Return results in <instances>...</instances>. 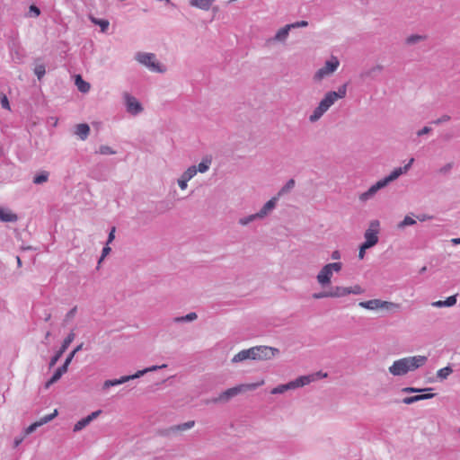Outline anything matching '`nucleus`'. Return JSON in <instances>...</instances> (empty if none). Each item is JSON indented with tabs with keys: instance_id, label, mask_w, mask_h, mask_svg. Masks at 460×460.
<instances>
[{
	"instance_id": "nucleus-1",
	"label": "nucleus",
	"mask_w": 460,
	"mask_h": 460,
	"mask_svg": "<svg viewBox=\"0 0 460 460\" xmlns=\"http://www.w3.org/2000/svg\"><path fill=\"white\" fill-rule=\"evenodd\" d=\"M427 362L426 356H413V357H406L395 360L393 365L389 367V372L393 376H404L410 371H414L415 369L422 367Z\"/></svg>"
},
{
	"instance_id": "nucleus-2",
	"label": "nucleus",
	"mask_w": 460,
	"mask_h": 460,
	"mask_svg": "<svg viewBox=\"0 0 460 460\" xmlns=\"http://www.w3.org/2000/svg\"><path fill=\"white\" fill-rule=\"evenodd\" d=\"M414 159L411 158L409 163L404 167H399L394 169L387 177L378 181L376 184L371 186L367 191L360 194L359 199L361 201L367 200L370 197H372L378 190L386 186L389 182L396 180L400 175L406 172L409 168L413 164Z\"/></svg>"
},
{
	"instance_id": "nucleus-3",
	"label": "nucleus",
	"mask_w": 460,
	"mask_h": 460,
	"mask_svg": "<svg viewBox=\"0 0 460 460\" xmlns=\"http://www.w3.org/2000/svg\"><path fill=\"white\" fill-rule=\"evenodd\" d=\"M346 93L347 89L345 84L341 86L337 92L327 93L324 98L320 102L318 107L310 116V120L316 121L319 119L338 99L344 98Z\"/></svg>"
},
{
	"instance_id": "nucleus-4",
	"label": "nucleus",
	"mask_w": 460,
	"mask_h": 460,
	"mask_svg": "<svg viewBox=\"0 0 460 460\" xmlns=\"http://www.w3.org/2000/svg\"><path fill=\"white\" fill-rule=\"evenodd\" d=\"M265 384L264 379H261L258 382L251 383V384H242L236 386L231 387L221 393L217 399L214 400L215 402H228L231 398L238 395L239 394L245 393L247 391H253L258 387L263 385Z\"/></svg>"
},
{
	"instance_id": "nucleus-5",
	"label": "nucleus",
	"mask_w": 460,
	"mask_h": 460,
	"mask_svg": "<svg viewBox=\"0 0 460 460\" xmlns=\"http://www.w3.org/2000/svg\"><path fill=\"white\" fill-rule=\"evenodd\" d=\"M342 269L341 262H332L324 265L316 276L318 284L325 288L331 284L334 273H338Z\"/></svg>"
},
{
	"instance_id": "nucleus-6",
	"label": "nucleus",
	"mask_w": 460,
	"mask_h": 460,
	"mask_svg": "<svg viewBox=\"0 0 460 460\" xmlns=\"http://www.w3.org/2000/svg\"><path fill=\"white\" fill-rule=\"evenodd\" d=\"M359 306L367 310H385L388 312L398 311L401 305L397 303L383 301L380 299H371L360 302Z\"/></svg>"
},
{
	"instance_id": "nucleus-7",
	"label": "nucleus",
	"mask_w": 460,
	"mask_h": 460,
	"mask_svg": "<svg viewBox=\"0 0 460 460\" xmlns=\"http://www.w3.org/2000/svg\"><path fill=\"white\" fill-rule=\"evenodd\" d=\"M379 222L373 220L370 222L368 228L365 232L364 248H371L378 242Z\"/></svg>"
},
{
	"instance_id": "nucleus-8",
	"label": "nucleus",
	"mask_w": 460,
	"mask_h": 460,
	"mask_svg": "<svg viewBox=\"0 0 460 460\" xmlns=\"http://www.w3.org/2000/svg\"><path fill=\"white\" fill-rule=\"evenodd\" d=\"M136 59L148 67L153 72H164V69L156 61L155 54L152 53H137Z\"/></svg>"
},
{
	"instance_id": "nucleus-9",
	"label": "nucleus",
	"mask_w": 460,
	"mask_h": 460,
	"mask_svg": "<svg viewBox=\"0 0 460 460\" xmlns=\"http://www.w3.org/2000/svg\"><path fill=\"white\" fill-rule=\"evenodd\" d=\"M155 369H157V367H149V368H146V369H144V370H140V371L137 372L134 375L123 376H121L119 379L106 380L104 382V384H103V388L107 389V388H109L111 386H114V385H119L124 384V383H126V382H128L129 380H132V379H135V378H137V377L143 376L147 371H153V370H155Z\"/></svg>"
},
{
	"instance_id": "nucleus-10",
	"label": "nucleus",
	"mask_w": 460,
	"mask_h": 460,
	"mask_svg": "<svg viewBox=\"0 0 460 460\" xmlns=\"http://www.w3.org/2000/svg\"><path fill=\"white\" fill-rule=\"evenodd\" d=\"M252 360H267L272 358L278 350L267 346L252 347Z\"/></svg>"
},
{
	"instance_id": "nucleus-11",
	"label": "nucleus",
	"mask_w": 460,
	"mask_h": 460,
	"mask_svg": "<svg viewBox=\"0 0 460 460\" xmlns=\"http://www.w3.org/2000/svg\"><path fill=\"white\" fill-rule=\"evenodd\" d=\"M340 62L336 58H332L325 63V66L320 68L314 75L315 80H322L323 77L333 73L339 66Z\"/></svg>"
},
{
	"instance_id": "nucleus-12",
	"label": "nucleus",
	"mask_w": 460,
	"mask_h": 460,
	"mask_svg": "<svg viewBox=\"0 0 460 460\" xmlns=\"http://www.w3.org/2000/svg\"><path fill=\"white\" fill-rule=\"evenodd\" d=\"M276 200H277V198H272L271 199H270L264 206L263 208L260 210V212H258L257 214L255 215H252V216H250L249 217L247 218H242L240 220V224L242 225H246L248 224L249 222H251L252 220H253L255 217H263L264 216H266L269 211H270L276 205Z\"/></svg>"
},
{
	"instance_id": "nucleus-13",
	"label": "nucleus",
	"mask_w": 460,
	"mask_h": 460,
	"mask_svg": "<svg viewBox=\"0 0 460 460\" xmlns=\"http://www.w3.org/2000/svg\"><path fill=\"white\" fill-rule=\"evenodd\" d=\"M326 376H327L326 373L323 374L321 372H318V373L313 374V375H309V376H303L296 378L295 381L290 382L291 383L290 386H292L293 389L301 387V386L310 384L311 382L316 380L317 378L326 377Z\"/></svg>"
},
{
	"instance_id": "nucleus-14",
	"label": "nucleus",
	"mask_w": 460,
	"mask_h": 460,
	"mask_svg": "<svg viewBox=\"0 0 460 460\" xmlns=\"http://www.w3.org/2000/svg\"><path fill=\"white\" fill-rule=\"evenodd\" d=\"M75 333L72 332H70L67 337L64 340L63 343H62V346L61 348L59 349V350L55 354V356L51 358L50 360V363H49V366L50 367H53L54 365L57 364V362L58 361V359L61 358V356L63 355V353L67 349L68 346L70 345V343L74 341L75 339Z\"/></svg>"
},
{
	"instance_id": "nucleus-15",
	"label": "nucleus",
	"mask_w": 460,
	"mask_h": 460,
	"mask_svg": "<svg viewBox=\"0 0 460 460\" xmlns=\"http://www.w3.org/2000/svg\"><path fill=\"white\" fill-rule=\"evenodd\" d=\"M58 415V411L54 410V411L49 415H46L42 418H40L38 421H35L34 423L31 424L24 431L25 435H29L32 433L34 430H36L37 428L49 422L52 420L56 416Z\"/></svg>"
},
{
	"instance_id": "nucleus-16",
	"label": "nucleus",
	"mask_w": 460,
	"mask_h": 460,
	"mask_svg": "<svg viewBox=\"0 0 460 460\" xmlns=\"http://www.w3.org/2000/svg\"><path fill=\"white\" fill-rule=\"evenodd\" d=\"M125 99L128 112L132 114H137L142 111L141 104L137 102V100L135 97L130 96L128 93H125Z\"/></svg>"
},
{
	"instance_id": "nucleus-17",
	"label": "nucleus",
	"mask_w": 460,
	"mask_h": 460,
	"mask_svg": "<svg viewBox=\"0 0 460 460\" xmlns=\"http://www.w3.org/2000/svg\"><path fill=\"white\" fill-rule=\"evenodd\" d=\"M101 411H93L92 412L90 415H88L87 417L80 420L79 421H77L75 426H74V431L76 432V431H79L81 429H83L84 427H86L93 420H94L95 418H97L100 414H101Z\"/></svg>"
},
{
	"instance_id": "nucleus-18",
	"label": "nucleus",
	"mask_w": 460,
	"mask_h": 460,
	"mask_svg": "<svg viewBox=\"0 0 460 460\" xmlns=\"http://www.w3.org/2000/svg\"><path fill=\"white\" fill-rule=\"evenodd\" d=\"M252 353H253L252 348L241 350L240 352H238L237 354H235L234 356V358H232V362L238 363V362H241V361H243L246 359H252Z\"/></svg>"
},
{
	"instance_id": "nucleus-19",
	"label": "nucleus",
	"mask_w": 460,
	"mask_h": 460,
	"mask_svg": "<svg viewBox=\"0 0 460 460\" xmlns=\"http://www.w3.org/2000/svg\"><path fill=\"white\" fill-rule=\"evenodd\" d=\"M194 425H195V421L194 420H189V421H187L185 423H181V424H179V425L172 426L169 429V431L172 432V433L183 432L185 430H188V429L193 428Z\"/></svg>"
},
{
	"instance_id": "nucleus-20",
	"label": "nucleus",
	"mask_w": 460,
	"mask_h": 460,
	"mask_svg": "<svg viewBox=\"0 0 460 460\" xmlns=\"http://www.w3.org/2000/svg\"><path fill=\"white\" fill-rule=\"evenodd\" d=\"M89 133L90 127L85 123L78 124L75 128V134L82 140H85L88 137Z\"/></svg>"
},
{
	"instance_id": "nucleus-21",
	"label": "nucleus",
	"mask_w": 460,
	"mask_h": 460,
	"mask_svg": "<svg viewBox=\"0 0 460 460\" xmlns=\"http://www.w3.org/2000/svg\"><path fill=\"white\" fill-rule=\"evenodd\" d=\"M434 396L433 394H424L420 395L409 396L402 399V402L405 404H411L420 400L430 399Z\"/></svg>"
},
{
	"instance_id": "nucleus-22",
	"label": "nucleus",
	"mask_w": 460,
	"mask_h": 460,
	"mask_svg": "<svg viewBox=\"0 0 460 460\" xmlns=\"http://www.w3.org/2000/svg\"><path fill=\"white\" fill-rule=\"evenodd\" d=\"M18 217L11 210L0 209V220L3 222H15Z\"/></svg>"
},
{
	"instance_id": "nucleus-23",
	"label": "nucleus",
	"mask_w": 460,
	"mask_h": 460,
	"mask_svg": "<svg viewBox=\"0 0 460 460\" xmlns=\"http://www.w3.org/2000/svg\"><path fill=\"white\" fill-rule=\"evenodd\" d=\"M75 85L82 93H87L90 90V84L85 82L80 75L75 76Z\"/></svg>"
},
{
	"instance_id": "nucleus-24",
	"label": "nucleus",
	"mask_w": 460,
	"mask_h": 460,
	"mask_svg": "<svg viewBox=\"0 0 460 460\" xmlns=\"http://www.w3.org/2000/svg\"><path fill=\"white\" fill-rule=\"evenodd\" d=\"M349 294V291H348V288L343 287H335L329 291V295L331 296V297H341L345 296Z\"/></svg>"
},
{
	"instance_id": "nucleus-25",
	"label": "nucleus",
	"mask_w": 460,
	"mask_h": 460,
	"mask_svg": "<svg viewBox=\"0 0 460 460\" xmlns=\"http://www.w3.org/2000/svg\"><path fill=\"white\" fill-rule=\"evenodd\" d=\"M214 0H191L190 4L202 10H208Z\"/></svg>"
},
{
	"instance_id": "nucleus-26",
	"label": "nucleus",
	"mask_w": 460,
	"mask_h": 460,
	"mask_svg": "<svg viewBox=\"0 0 460 460\" xmlns=\"http://www.w3.org/2000/svg\"><path fill=\"white\" fill-rule=\"evenodd\" d=\"M290 29H291V27L289 24L279 29L275 35V40H279V41L285 40L287 39V37L288 36V32H289Z\"/></svg>"
},
{
	"instance_id": "nucleus-27",
	"label": "nucleus",
	"mask_w": 460,
	"mask_h": 460,
	"mask_svg": "<svg viewBox=\"0 0 460 460\" xmlns=\"http://www.w3.org/2000/svg\"><path fill=\"white\" fill-rule=\"evenodd\" d=\"M211 164V159L204 158L199 164L197 170L200 172H205L208 170Z\"/></svg>"
},
{
	"instance_id": "nucleus-28",
	"label": "nucleus",
	"mask_w": 460,
	"mask_h": 460,
	"mask_svg": "<svg viewBox=\"0 0 460 460\" xmlns=\"http://www.w3.org/2000/svg\"><path fill=\"white\" fill-rule=\"evenodd\" d=\"M415 223H416L415 219H413V218H412L411 217H410V216H406V217H404V219H403L402 222H400V223L398 224L397 227H398L399 229H402V228H404V227H406V226H412V225H414Z\"/></svg>"
},
{
	"instance_id": "nucleus-29",
	"label": "nucleus",
	"mask_w": 460,
	"mask_h": 460,
	"mask_svg": "<svg viewBox=\"0 0 460 460\" xmlns=\"http://www.w3.org/2000/svg\"><path fill=\"white\" fill-rule=\"evenodd\" d=\"M290 385H291L290 382L288 384H287V385H279V386H277V387H275V388H273L271 390V394H282V393L286 392L288 389H293L292 386H290Z\"/></svg>"
},
{
	"instance_id": "nucleus-30",
	"label": "nucleus",
	"mask_w": 460,
	"mask_h": 460,
	"mask_svg": "<svg viewBox=\"0 0 460 460\" xmlns=\"http://www.w3.org/2000/svg\"><path fill=\"white\" fill-rule=\"evenodd\" d=\"M197 172L196 166H190L183 172L182 176L190 181L196 175Z\"/></svg>"
},
{
	"instance_id": "nucleus-31",
	"label": "nucleus",
	"mask_w": 460,
	"mask_h": 460,
	"mask_svg": "<svg viewBox=\"0 0 460 460\" xmlns=\"http://www.w3.org/2000/svg\"><path fill=\"white\" fill-rule=\"evenodd\" d=\"M453 372L450 367H446L438 371V377L440 379H446Z\"/></svg>"
},
{
	"instance_id": "nucleus-32",
	"label": "nucleus",
	"mask_w": 460,
	"mask_h": 460,
	"mask_svg": "<svg viewBox=\"0 0 460 460\" xmlns=\"http://www.w3.org/2000/svg\"><path fill=\"white\" fill-rule=\"evenodd\" d=\"M93 22L99 25L101 27L102 31H106L109 27V22L107 20H99L96 18L92 19Z\"/></svg>"
},
{
	"instance_id": "nucleus-33",
	"label": "nucleus",
	"mask_w": 460,
	"mask_h": 460,
	"mask_svg": "<svg viewBox=\"0 0 460 460\" xmlns=\"http://www.w3.org/2000/svg\"><path fill=\"white\" fill-rule=\"evenodd\" d=\"M34 73L37 75L38 79H41L46 73L45 66L42 64L36 66L34 68Z\"/></svg>"
},
{
	"instance_id": "nucleus-34",
	"label": "nucleus",
	"mask_w": 460,
	"mask_h": 460,
	"mask_svg": "<svg viewBox=\"0 0 460 460\" xmlns=\"http://www.w3.org/2000/svg\"><path fill=\"white\" fill-rule=\"evenodd\" d=\"M49 174L48 172H42L34 177L33 182L35 184H40L48 181Z\"/></svg>"
},
{
	"instance_id": "nucleus-35",
	"label": "nucleus",
	"mask_w": 460,
	"mask_h": 460,
	"mask_svg": "<svg viewBox=\"0 0 460 460\" xmlns=\"http://www.w3.org/2000/svg\"><path fill=\"white\" fill-rule=\"evenodd\" d=\"M61 376L62 375L58 370H56L52 377L46 383V388H49L51 385L59 380Z\"/></svg>"
},
{
	"instance_id": "nucleus-36",
	"label": "nucleus",
	"mask_w": 460,
	"mask_h": 460,
	"mask_svg": "<svg viewBox=\"0 0 460 460\" xmlns=\"http://www.w3.org/2000/svg\"><path fill=\"white\" fill-rule=\"evenodd\" d=\"M424 40V37L423 36H420V35H411L410 37H408L406 39V43L407 44H414L420 40Z\"/></svg>"
},
{
	"instance_id": "nucleus-37",
	"label": "nucleus",
	"mask_w": 460,
	"mask_h": 460,
	"mask_svg": "<svg viewBox=\"0 0 460 460\" xmlns=\"http://www.w3.org/2000/svg\"><path fill=\"white\" fill-rule=\"evenodd\" d=\"M295 186V181L289 180L287 184L281 189L279 194L289 191Z\"/></svg>"
},
{
	"instance_id": "nucleus-38",
	"label": "nucleus",
	"mask_w": 460,
	"mask_h": 460,
	"mask_svg": "<svg viewBox=\"0 0 460 460\" xmlns=\"http://www.w3.org/2000/svg\"><path fill=\"white\" fill-rule=\"evenodd\" d=\"M100 154L102 155H113L115 152L108 146H100L99 150Z\"/></svg>"
},
{
	"instance_id": "nucleus-39",
	"label": "nucleus",
	"mask_w": 460,
	"mask_h": 460,
	"mask_svg": "<svg viewBox=\"0 0 460 460\" xmlns=\"http://www.w3.org/2000/svg\"><path fill=\"white\" fill-rule=\"evenodd\" d=\"M456 303V296H448L446 300H444V304L447 307L455 305Z\"/></svg>"
},
{
	"instance_id": "nucleus-40",
	"label": "nucleus",
	"mask_w": 460,
	"mask_h": 460,
	"mask_svg": "<svg viewBox=\"0 0 460 460\" xmlns=\"http://www.w3.org/2000/svg\"><path fill=\"white\" fill-rule=\"evenodd\" d=\"M197 318L196 313H190L184 317L177 318L176 321H193Z\"/></svg>"
},
{
	"instance_id": "nucleus-41",
	"label": "nucleus",
	"mask_w": 460,
	"mask_h": 460,
	"mask_svg": "<svg viewBox=\"0 0 460 460\" xmlns=\"http://www.w3.org/2000/svg\"><path fill=\"white\" fill-rule=\"evenodd\" d=\"M348 291H349V294H356V295L361 294L363 292L361 287L358 285H356L351 288H348Z\"/></svg>"
},
{
	"instance_id": "nucleus-42",
	"label": "nucleus",
	"mask_w": 460,
	"mask_h": 460,
	"mask_svg": "<svg viewBox=\"0 0 460 460\" xmlns=\"http://www.w3.org/2000/svg\"><path fill=\"white\" fill-rule=\"evenodd\" d=\"M40 13V9L36 6V5H31L30 6V14L34 16V17H38Z\"/></svg>"
},
{
	"instance_id": "nucleus-43",
	"label": "nucleus",
	"mask_w": 460,
	"mask_h": 460,
	"mask_svg": "<svg viewBox=\"0 0 460 460\" xmlns=\"http://www.w3.org/2000/svg\"><path fill=\"white\" fill-rule=\"evenodd\" d=\"M189 181V180L185 179L182 175L181 177L178 180V184H179V187L181 189V190H185L187 188V182Z\"/></svg>"
},
{
	"instance_id": "nucleus-44",
	"label": "nucleus",
	"mask_w": 460,
	"mask_h": 460,
	"mask_svg": "<svg viewBox=\"0 0 460 460\" xmlns=\"http://www.w3.org/2000/svg\"><path fill=\"white\" fill-rule=\"evenodd\" d=\"M291 28L305 27L308 25L306 21L296 22L289 24Z\"/></svg>"
},
{
	"instance_id": "nucleus-45",
	"label": "nucleus",
	"mask_w": 460,
	"mask_h": 460,
	"mask_svg": "<svg viewBox=\"0 0 460 460\" xmlns=\"http://www.w3.org/2000/svg\"><path fill=\"white\" fill-rule=\"evenodd\" d=\"M313 297L315 299H320V298H323V297H331V296L329 295V291H326V292L314 294Z\"/></svg>"
},
{
	"instance_id": "nucleus-46",
	"label": "nucleus",
	"mask_w": 460,
	"mask_h": 460,
	"mask_svg": "<svg viewBox=\"0 0 460 460\" xmlns=\"http://www.w3.org/2000/svg\"><path fill=\"white\" fill-rule=\"evenodd\" d=\"M1 104H2L3 108H4L6 110H10L9 101L5 95H3L2 99H1Z\"/></svg>"
},
{
	"instance_id": "nucleus-47",
	"label": "nucleus",
	"mask_w": 460,
	"mask_h": 460,
	"mask_svg": "<svg viewBox=\"0 0 460 460\" xmlns=\"http://www.w3.org/2000/svg\"><path fill=\"white\" fill-rule=\"evenodd\" d=\"M68 366L69 365H66V363L65 362L63 366L58 367L57 370L63 376L67 371Z\"/></svg>"
},
{
	"instance_id": "nucleus-48",
	"label": "nucleus",
	"mask_w": 460,
	"mask_h": 460,
	"mask_svg": "<svg viewBox=\"0 0 460 460\" xmlns=\"http://www.w3.org/2000/svg\"><path fill=\"white\" fill-rule=\"evenodd\" d=\"M68 366L69 365H66V363L65 362L63 366L58 367L57 370L63 376L67 371Z\"/></svg>"
},
{
	"instance_id": "nucleus-49",
	"label": "nucleus",
	"mask_w": 460,
	"mask_h": 460,
	"mask_svg": "<svg viewBox=\"0 0 460 460\" xmlns=\"http://www.w3.org/2000/svg\"><path fill=\"white\" fill-rule=\"evenodd\" d=\"M431 131V128L429 127H424L422 129H420V131H418V136H422V135H425V134H428Z\"/></svg>"
},
{
	"instance_id": "nucleus-50",
	"label": "nucleus",
	"mask_w": 460,
	"mask_h": 460,
	"mask_svg": "<svg viewBox=\"0 0 460 460\" xmlns=\"http://www.w3.org/2000/svg\"><path fill=\"white\" fill-rule=\"evenodd\" d=\"M367 248H364V243L361 244L358 252V258L362 260L365 256V252Z\"/></svg>"
},
{
	"instance_id": "nucleus-51",
	"label": "nucleus",
	"mask_w": 460,
	"mask_h": 460,
	"mask_svg": "<svg viewBox=\"0 0 460 460\" xmlns=\"http://www.w3.org/2000/svg\"><path fill=\"white\" fill-rule=\"evenodd\" d=\"M111 252V248L109 246H105L103 249H102V257L100 259V261L102 260H103L104 257H106L109 252Z\"/></svg>"
},
{
	"instance_id": "nucleus-52",
	"label": "nucleus",
	"mask_w": 460,
	"mask_h": 460,
	"mask_svg": "<svg viewBox=\"0 0 460 460\" xmlns=\"http://www.w3.org/2000/svg\"><path fill=\"white\" fill-rule=\"evenodd\" d=\"M115 237V227H112L108 237V243H111Z\"/></svg>"
},
{
	"instance_id": "nucleus-53",
	"label": "nucleus",
	"mask_w": 460,
	"mask_h": 460,
	"mask_svg": "<svg viewBox=\"0 0 460 460\" xmlns=\"http://www.w3.org/2000/svg\"><path fill=\"white\" fill-rule=\"evenodd\" d=\"M422 390L421 389H417V388H413V387H406L403 389V392H407V393H418V392H421Z\"/></svg>"
},
{
	"instance_id": "nucleus-54",
	"label": "nucleus",
	"mask_w": 460,
	"mask_h": 460,
	"mask_svg": "<svg viewBox=\"0 0 460 460\" xmlns=\"http://www.w3.org/2000/svg\"><path fill=\"white\" fill-rule=\"evenodd\" d=\"M449 119H450L449 116L444 115L441 118H439L438 119H437L434 123L438 124V123H441V122H445V121L449 120Z\"/></svg>"
},
{
	"instance_id": "nucleus-55",
	"label": "nucleus",
	"mask_w": 460,
	"mask_h": 460,
	"mask_svg": "<svg viewBox=\"0 0 460 460\" xmlns=\"http://www.w3.org/2000/svg\"><path fill=\"white\" fill-rule=\"evenodd\" d=\"M432 305L435 306V307L446 306V305L444 304V300H438V301L433 302Z\"/></svg>"
},
{
	"instance_id": "nucleus-56",
	"label": "nucleus",
	"mask_w": 460,
	"mask_h": 460,
	"mask_svg": "<svg viewBox=\"0 0 460 460\" xmlns=\"http://www.w3.org/2000/svg\"><path fill=\"white\" fill-rule=\"evenodd\" d=\"M75 353L74 352H71L68 357L66 358L65 362L66 363V365H69L71 363V361L73 360L74 357H75Z\"/></svg>"
},
{
	"instance_id": "nucleus-57",
	"label": "nucleus",
	"mask_w": 460,
	"mask_h": 460,
	"mask_svg": "<svg viewBox=\"0 0 460 460\" xmlns=\"http://www.w3.org/2000/svg\"><path fill=\"white\" fill-rule=\"evenodd\" d=\"M341 258V253L339 251H334L332 253V259L333 260H339Z\"/></svg>"
},
{
	"instance_id": "nucleus-58",
	"label": "nucleus",
	"mask_w": 460,
	"mask_h": 460,
	"mask_svg": "<svg viewBox=\"0 0 460 460\" xmlns=\"http://www.w3.org/2000/svg\"><path fill=\"white\" fill-rule=\"evenodd\" d=\"M23 440V437L17 438L14 440V447H17Z\"/></svg>"
},
{
	"instance_id": "nucleus-59",
	"label": "nucleus",
	"mask_w": 460,
	"mask_h": 460,
	"mask_svg": "<svg viewBox=\"0 0 460 460\" xmlns=\"http://www.w3.org/2000/svg\"><path fill=\"white\" fill-rule=\"evenodd\" d=\"M83 348V343L79 344L72 352L76 354L78 351H80Z\"/></svg>"
},
{
	"instance_id": "nucleus-60",
	"label": "nucleus",
	"mask_w": 460,
	"mask_h": 460,
	"mask_svg": "<svg viewBox=\"0 0 460 460\" xmlns=\"http://www.w3.org/2000/svg\"><path fill=\"white\" fill-rule=\"evenodd\" d=\"M451 242L454 243V244H460V238H453L451 240Z\"/></svg>"
},
{
	"instance_id": "nucleus-61",
	"label": "nucleus",
	"mask_w": 460,
	"mask_h": 460,
	"mask_svg": "<svg viewBox=\"0 0 460 460\" xmlns=\"http://www.w3.org/2000/svg\"><path fill=\"white\" fill-rule=\"evenodd\" d=\"M426 218H427V217H424V216H423V217H418V219H419V220H420V221H425V220H426Z\"/></svg>"
},
{
	"instance_id": "nucleus-62",
	"label": "nucleus",
	"mask_w": 460,
	"mask_h": 460,
	"mask_svg": "<svg viewBox=\"0 0 460 460\" xmlns=\"http://www.w3.org/2000/svg\"><path fill=\"white\" fill-rule=\"evenodd\" d=\"M17 261H18V264H21V260L19 257L17 258Z\"/></svg>"
}]
</instances>
